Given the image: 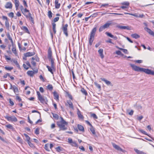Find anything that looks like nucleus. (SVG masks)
<instances>
[{
    "instance_id": "1",
    "label": "nucleus",
    "mask_w": 154,
    "mask_h": 154,
    "mask_svg": "<svg viewBox=\"0 0 154 154\" xmlns=\"http://www.w3.org/2000/svg\"><path fill=\"white\" fill-rule=\"evenodd\" d=\"M131 66L133 69L135 71L143 72L148 74H151L154 75V71L148 69L140 68L134 64H131Z\"/></svg>"
},
{
    "instance_id": "2",
    "label": "nucleus",
    "mask_w": 154,
    "mask_h": 154,
    "mask_svg": "<svg viewBox=\"0 0 154 154\" xmlns=\"http://www.w3.org/2000/svg\"><path fill=\"white\" fill-rule=\"evenodd\" d=\"M57 124L60 128V130H65L67 129V128L66 126L68 125V122L65 121L63 118L61 117V121L57 122Z\"/></svg>"
},
{
    "instance_id": "3",
    "label": "nucleus",
    "mask_w": 154,
    "mask_h": 154,
    "mask_svg": "<svg viewBox=\"0 0 154 154\" xmlns=\"http://www.w3.org/2000/svg\"><path fill=\"white\" fill-rule=\"evenodd\" d=\"M97 30L96 27H94L92 29L90 34V38L89 39V44L90 45H91L93 43V42L94 39V37L95 35L96 32Z\"/></svg>"
},
{
    "instance_id": "4",
    "label": "nucleus",
    "mask_w": 154,
    "mask_h": 154,
    "mask_svg": "<svg viewBox=\"0 0 154 154\" xmlns=\"http://www.w3.org/2000/svg\"><path fill=\"white\" fill-rule=\"evenodd\" d=\"M46 67L48 68V71L50 72L53 75L54 72L56 70V68L54 64V62H51V66L48 65L46 66Z\"/></svg>"
},
{
    "instance_id": "5",
    "label": "nucleus",
    "mask_w": 154,
    "mask_h": 154,
    "mask_svg": "<svg viewBox=\"0 0 154 154\" xmlns=\"http://www.w3.org/2000/svg\"><path fill=\"white\" fill-rule=\"evenodd\" d=\"M38 100L42 103H47V100L46 97L42 96L38 91L37 92Z\"/></svg>"
},
{
    "instance_id": "6",
    "label": "nucleus",
    "mask_w": 154,
    "mask_h": 154,
    "mask_svg": "<svg viewBox=\"0 0 154 154\" xmlns=\"http://www.w3.org/2000/svg\"><path fill=\"white\" fill-rule=\"evenodd\" d=\"M48 59L51 61V62L53 61L54 62V59H53L52 57V52L51 50V48H49L48 50Z\"/></svg>"
},
{
    "instance_id": "7",
    "label": "nucleus",
    "mask_w": 154,
    "mask_h": 154,
    "mask_svg": "<svg viewBox=\"0 0 154 154\" xmlns=\"http://www.w3.org/2000/svg\"><path fill=\"white\" fill-rule=\"evenodd\" d=\"M2 19L3 20H5V27L7 29L9 30V23L7 17L5 16H3Z\"/></svg>"
},
{
    "instance_id": "8",
    "label": "nucleus",
    "mask_w": 154,
    "mask_h": 154,
    "mask_svg": "<svg viewBox=\"0 0 154 154\" xmlns=\"http://www.w3.org/2000/svg\"><path fill=\"white\" fill-rule=\"evenodd\" d=\"M68 27V25L67 24H66L65 25H63L62 26V30L63 31V33L66 36H68V33L67 31V27Z\"/></svg>"
},
{
    "instance_id": "9",
    "label": "nucleus",
    "mask_w": 154,
    "mask_h": 154,
    "mask_svg": "<svg viewBox=\"0 0 154 154\" xmlns=\"http://www.w3.org/2000/svg\"><path fill=\"white\" fill-rule=\"evenodd\" d=\"M5 118L9 121L16 122L17 121V118L14 116H6L5 117Z\"/></svg>"
},
{
    "instance_id": "10",
    "label": "nucleus",
    "mask_w": 154,
    "mask_h": 154,
    "mask_svg": "<svg viewBox=\"0 0 154 154\" xmlns=\"http://www.w3.org/2000/svg\"><path fill=\"white\" fill-rule=\"evenodd\" d=\"M35 54L34 52H28L24 54V56L26 57H29L34 55Z\"/></svg>"
},
{
    "instance_id": "11",
    "label": "nucleus",
    "mask_w": 154,
    "mask_h": 154,
    "mask_svg": "<svg viewBox=\"0 0 154 154\" xmlns=\"http://www.w3.org/2000/svg\"><path fill=\"white\" fill-rule=\"evenodd\" d=\"M144 29L148 32L150 35L154 36V32L150 29L148 28H145Z\"/></svg>"
},
{
    "instance_id": "12",
    "label": "nucleus",
    "mask_w": 154,
    "mask_h": 154,
    "mask_svg": "<svg viewBox=\"0 0 154 154\" xmlns=\"http://www.w3.org/2000/svg\"><path fill=\"white\" fill-rule=\"evenodd\" d=\"M117 27L122 29L130 30V28L128 26H123L120 25H118L117 26Z\"/></svg>"
},
{
    "instance_id": "13",
    "label": "nucleus",
    "mask_w": 154,
    "mask_h": 154,
    "mask_svg": "<svg viewBox=\"0 0 154 154\" xmlns=\"http://www.w3.org/2000/svg\"><path fill=\"white\" fill-rule=\"evenodd\" d=\"M54 5L56 9H59L60 8V4L59 3L58 0H55Z\"/></svg>"
},
{
    "instance_id": "14",
    "label": "nucleus",
    "mask_w": 154,
    "mask_h": 154,
    "mask_svg": "<svg viewBox=\"0 0 154 154\" xmlns=\"http://www.w3.org/2000/svg\"><path fill=\"white\" fill-rule=\"evenodd\" d=\"M112 145L113 147L115 149L121 151H123V149L118 145H116V144L114 143H112Z\"/></svg>"
},
{
    "instance_id": "15",
    "label": "nucleus",
    "mask_w": 154,
    "mask_h": 154,
    "mask_svg": "<svg viewBox=\"0 0 154 154\" xmlns=\"http://www.w3.org/2000/svg\"><path fill=\"white\" fill-rule=\"evenodd\" d=\"M102 81H104V82H105V83H106V84L107 85H111V86H112V84L111 83V82L109 81L106 79H105L104 78H101L100 79Z\"/></svg>"
},
{
    "instance_id": "16",
    "label": "nucleus",
    "mask_w": 154,
    "mask_h": 154,
    "mask_svg": "<svg viewBox=\"0 0 154 154\" xmlns=\"http://www.w3.org/2000/svg\"><path fill=\"white\" fill-rule=\"evenodd\" d=\"M5 7L6 8L11 9L12 7V5L11 2H8L6 4Z\"/></svg>"
},
{
    "instance_id": "17",
    "label": "nucleus",
    "mask_w": 154,
    "mask_h": 154,
    "mask_svg": "<svg viewBox=\"0 0 154 154\" xmlns=\"http://www.w3.org/2000/svg\"><path fill=\"white\" fill-rule=\"evenodd\" d=\"M77 113L79 118L83 119L84 117L81 114L80 111L78 109H77Z\"/></svg>"
},
{
    "instance_id": "18",
    "label": "nucleus",
    "mask_w": 154,
    "mask_h": 154,
    "mask_svg": "<svg viewBox=\"0 0 154 154\" xmlns=\"http://www.w3.org/2000/svg\"><path fill=\"white\" fill-rule=\"evenodd\" d=\"M98 52L99 53L100 56L102 59H103L104 57V56L103 54V50L102 49H100L98 51Z\"/></svg>"
},
{
    "instance_id": "19",
    "label": "nucleus",
    "mask_w": 154,
    "mask_h": 154,
    "mask_svg": "<svg viewBox=\"0 0 154 154\" xmlns=\"http://www.w3.org/2000/svg\"><path fill=\"white\" fill-rule=\"evenodd\" d=\"M53 93L54 97V99L57 100H58L59 97L58 94L56 91L54 92Z\"/></svg>"
},
{
    "instance_id": "20",
    "label": "nucleus",
    "mask_w": 154,
    "mask_h": 154,
    "mask_svg": "<svg viewBox=\"0 0 154 154\" xmlns=\"http://www.w3.org/2000/svg\"><path fill=\"white\" fill-rule=\"evenodd\" d=\"M14 4L16 10L17 9L19 5V2L18 0H14Z\"/></svg>"
},
{
    "instance_id": "21",
    "label": "nucleus",
    "mask_w": 154,
    "mask_h": 154,
    "mask_svg": "<svg viewBox=\"0 0 154 154\" xmlns=\"http://www.w3.org/2000/svg\"><path fill=\"white\" fill-rule=\"evenodd\" d=\"M27 73L28 75L30 76H32L35 73L34 72L32 71H28Z\"/></svg>"
},
{
    "instance_id": "22",
    "label": "nucleus",
    "mask_w": 154,
    "mask_h": 154,
    "mask_svg": "<svg viewBox=\"0 0 154 154\" xmlns=\"http://www.w3.org/2000/svg\"><path fill=\"white\" fill-rule=\"evenodd\" d=\"M116 48L122 51L125 54H127L128 53V51L127 49H124L122 48H120L118 46H116Z\"/></svg>"
},
{
    "instance_id": "23",
    "label": "nucleus",
    "mask_w": 154,
    "mask_h": 154,
    "mask_svg": "<svg viewBox=\"0 0 154 154\" xmlns=\"http://www.w3.org/2000/svg\"><path fill=\"white\" fill-rule=\"evenodd\" d=\"M129 15L133 16L136 17H142L143 16V15H141L140 14H129Z\"/></svg>"
},
{
    "instance_id": "24",
    "label": "nucleus",
    "mask_w": 154,
    "mask_h": 154,
    "mask_svg": "<svg viewBox=\"0 0 154 154\" xmlns=\"http://www.w3.org/2000/svg\"><path fill=\"white\" fill-rule=\"evenodd\" d=\"M5 127L7 128L12 130L13 131H14V128L10 124H8L6 125H5Z\"/></svg>"
},
{
    "instance_id": "25",
    "label": "nucleus",
    "mask_w": 154,
    "mask_h": 154,
    "mask_svg": "<svg viewBox=\"0 0 154 154\" xmlns=\"http://www.w3.org/2000/svg\"><path fill=\"white\" fill-rule=\"evenodd\" d=\"M21 29L25 31L26 32H27L28 33H29V32L28 29V28L25 26H23L21 28Z\"/></svg>"
},
{
    "instance_id": "26",
    "label": "nucleus",
    "mask_w": 154,
    "mask_h": 154,
    "mask_svg": "<svg viewBox=\"0 0 154 154\" xmlns=\"http://www.w3.org/2000/svg\"><path fill=\"white\" fill-rule=\"evenodd\" d=\"M81 92L85 95L87 96L88 95V93L87 91L85 90L84 88H82L81 89Z\"/></svg>"
},
{
    "instance_id": "27",
    "label": "nucleus",
    "mask_w": 154,
    "mask_h": 154,
    "mask_svg": "<svg viewBox=\"0 0 154 154\" xmlns=\"http://www.w3.org/2000/svg\"><path fill=\"white\" fill-rule=\"evenodd\" d=\"M90 129L93 134H96L94 128L92 126H91Z\"/></svg>"
},
{
    "instance_id": "28",
    "label": "nucleus",
    "mask_w": 154,
    "mask_h": 154,
    "mask_svg": "<svg viewBox=\"0 0 154 154\" xmlns=\"http://www.w3.org/2000/svg\"><path fill=\"white\" fill-rule=\"evenodd\" d=\"M67 103H68V104L69 105V107L70 108H71L72 109H73V104H72V103L71 102V101H67Z\"/></svg>"
},
{
    "instance_id": "29",
    "label": "nucleus",
    "mask_w": 154,
    "mask_h": 154,
    "mask_svg": "<svg viewBox=\"0 0 154 154\" xmlns=\"http://www.w3.org/2000/svg\"><path fill=\"white\" fill-rule=\"evenodd\" d=\"M131 36L134 38H137L140 37V36L137 34H134L131 35Z\"/></svg>"
},
{
    "instance_id": "30",
    "label": "nucleus",
    "mask_w": 154,
    "mask_h": 154,
    "mask_svg": "<svg viewBox=\"0 0 154 154\" xmlns=\"http://www.w3.org/2000/svg\"><path fill=\"white\" fill-rule=\"evenodd\" d=\"M78 129L81 131H84V129L83 126L81 125H78L77 126Z\"/></svg>"
},
{
    "instance_id": "31",
    "label": "nucleus",
    "mask_w": 154,
    "mask_h": 154,
    "mask_svg": "<svg viewBox=\"0 0 154 154\" xmlns=\"http://www.w3.org/2000/svg\"><path fill=\"white\" fill-rule=\"evenodd\" d=\"M49 144L47 143L45 145L44 149L48 151H50V150L48 148Z\"/></svg>"
},
{
    "instance_id": "32",
    "label": "nucleus",
    "mask_w": 154,
    "mask_h": 154,
    "mask_svg": "<svg viewBox=\"0 0 154 154\" xmlns=\"http://www.w3.org/2000/svg\"><path fill=\"white\" fill-rule=\"evenodd\" d=\"M110 24H111V23H106L105 24L103 25V26H104V28L105 29H106V28H108L109 27V26L110 25Z\"/></svg>"
},
{
    "instance_id": "33",
    "label": "nucleus",
    "mask_w": 154,
    "mask_h": 154,
    "mask_svg": "<svg viewBox=\"0 0 154 154\" xmlns=\"http://www.w3.org/2000/svg\"><path fill=\"white\" fill-rule=\"evenodd\" d=\"M29 18L28 19L30 20L31 21H32V22L33 23H34V20L33 19L32 17L31 16V14L30 12H29Z\"/></svg>"
},
{
    "instance_id": "34",
    "label": "nucleus",
    "mask_w": 154,
    "mask_h": 154,
    "mask_svg": "<svg viewBox=\"0 0 154 154\" xmlns=\"http://www.w3.org/2000/svg\"><path fill=\"white\" fill-rule=\"evenodd\" d=\"M14 91V93L17 92L18 91L17 88L16 86H14L13 87Z\"/></svg>"
},
{
    "instance_id": "35",
    "label": "nucleus",
    "mask_w": 154,
    "mask_h": 154,
    "mask_svg": "<svg viewBox=\"0 0 154 154\" xmlns=\"http://www.w3.org/2000/svg\"><path fill=\"white\" fill-rule=\"evenodd\" d=\"M72 146L78 147V145L77 143L75 141H73L72 143L71 144Z\"/></svg>"
},
{
    "instance_id": "36",
    "label": "nucleus",
    "mask_w": 154,
    "mask_h": 154,
    "mask_svg": "<svg viewBox=\"0 0 154 154\" xmlns=\"http://www.w3.org/2000/svg\"><path fill=\"white\" fill-rule=\"evenodd\" d=\"M91 116L93 117L94 119H97V117L95 114L92 113H91Z\"/></svg>"
},
{
    "instance_id": "37",
    "label": "nucleus",
    "mask_w": 154,
    "mask_h": 154,
    "mask_svg": "<svg viewBox=\"0 0 154 154\" xmlns=\"http://www.w3.org/2000/svg\"><path fill=\"white\" fill-rule=\"evenodd\" d=\"M105 34L108 36L110 37L111 38L114 37V36L112 35L111 33L109 32H106Z\"/></svg>"
},
{
    "instance_id": "38",
    "label": "nucleus",
    "mask_w": 154,
    "mask_h": 154,
    "mask_svg": "<svg viewBox=\"0 0 154 154\" xmlns=\"http://www.w3.org/2000/svg\"><path fill=\"white\" fill-rule=\"evenodd\" d=\"M53 117L56 119H58L59 118L58 115L56 114L52 113Z\"/></svg>"
},
{
    "instance_id": "39",
    "label": "nucleus",
    "mask_w": 154,
    "mask_h": 154,
    "mask_svg": "<svg viewBox=\"0 0 154 154\" xmlns=\"http://www.w3.org/2000/svg\"><path fill=\"white\" fill-rule=\"evenodd\" d=\"M47 88L48 89L51 91L52 90L53 88V87L52 85L50 84L48 85Z\"/></svg>"
},
{
    "instance_id": "40",
    "label": "nucleus",
    "mask_w": 154,
    "mask_h": 154,
    "mask_svg": "<svg viewBox=\"0 0 154 154\" xmlns=\"http://www.w3.org/2000/svg\"><path fill=\"white\" fill-rule=\"evenodd\" d=\"M24 135L26 137V139L27 142L30 141V137L26 134H24Z\"/></svg>"
},
{
    "instance_id": "41",
    "label": "nucleus",
    "mask_w": 154,
    "mask_h": 154,
    "mask_svg": "<svg viewBox=\"0 0 154 154\" xmlns=\"http://www.w3.org/2000/svg\"><path fill=\"white\" fill-rule=\"evenodd\" d=\"M28 143L29 145L31 147H32V148H34L35 147V146L30 141H28L27 142Z\"/></svg>"
},
{
    "instance_id": "42",
    "label": "nucleus",
    "mask_w": 154,
    "mask_h": 154,
    "mask_svg": "<svg viewBox=\"0 0 154 154\" xmlns=\"http://www.w3.org/2000/svg\"><path fill=\"white\" fill-rule=\"evenodd\" d=\"M5 68L6 70H11L13 69V67L9 66H5Z\"/></svg>"
},
{
    "instance_id": "43",
    "label": "nucleus",
    "mask_w": 154,
    "mask_h": 154,
    "mask_svg": "<svg viewBox=\"0 0 154 154\" xmlns=\"http://www.w3.org/2000/svg\"><path fill=\"white\" fill-rule=\"evenodd\" d=\"M105 29L104 28V26H103V25L101 26L100 27V28L99 29V31L100 32H101L102 31Z\"/></svg>"
},
{
    "instance_id": "44",
    "label": "nucleus",
    "mask_w": 154,
    "mask_h": 154,
    "mask_svg": "<svg viewBox=\"0 0 154 154\" xmlns=\"http://www.w3.org/2000/svg\"><path fill=\"white\" fill-rule=\"evenodd\" d=\"M48 16L50 18H51L52 17V13L51 11H49L48 12Z\"/></svg>"
},
{
    "instance_id": "45",
    "label": "nucleus",
    "mask_w": 154,
    "mask_h": 154,
    "mask_svg": "<svg viewBox=\"0 0 154 154\" xmlns=\"http://www.w3.org/2000/svg\"><path fill=\"white\" fill-rule=\"evenodd\" d=\"M8 16L10 17L13 18L14 16V14L13 12H11L8 14Z\"/></svg>"
},
{
    "instance_id": "46",
    "label": "nucleus",
    "mask_w": 154,
    "mask_h": 154,
    "mask_svg": "<svg viewBox=\"0 0 154 154\" xmlns=\"http://www.w3.org/2000/svg\"><path fill=\"white\" fill-rule=\"evenodd\" d=\"M116 54L118 55H123V54L122 53L121 51H116Z\"/></svg>"
},
{
    "instance_id": "47",
    "label": "nucleus",
    "mask_w": 154,
    "mask_h": 154,
    "mask_svg": "<svg viewBox=\"0 0 154 154\" xmlns=\"http://www.w3.org/2000/svg\"><path fill=\"white\" fill-rule=\"evenodd\" d=\"M134 150L138 154H140L142 151L135 148L134 149Z\"/></svg>"
},
{
    "instance_id": "48",
    "label": "nucleus",
    "mask_w": 154,
    "mask_h": 154,
    "mask_svg": "<svg viewBox=\"0 0 154 154\" xmlns=\"http://www.w3.org/2000/svg\"><path fill=\"white\" fill-rule=\"evenodd\" d=\"M122 5H125L126 6H127L128 7V6L129 5V3L128 2H124L122 3Z\"/></svg>"
},
{
    "instance_id": "49",
    "label": "nucleus",
    "mask_w": 154,
    "mask_h": 154,
    "mask_svg": "<svg viewBox=\"0 0 154 154\" xmlns=\"http://www.w3.org/2000/svg\"><path fill=\"white\" fill-rule=\"evenodd\" d=\"M11 61L14 62L16 65H18V63L17 60L15 59H12L11 60Z\"/></svg>"
},
{
    "instance_id": "50",
    "label": "nucleus",
    "mask_w": 154,
    "mask_h": 154,
    "mask_svg": "<svg viewBox=\"0 0 154 154\" xmlns=\"http://www.w3.org/2000/svg\"><path fill=\"white\" fill-rule=\"evenodd\" d=\"M139 131L141 132V133H142L144 134H146V135H148V134H147V133L145 131L142 130V129H140L139 130Z\"/></svg>"
},
{
    "instance_id": "51",
    "label": "nucleus",
    "mask_w": 154,
    "mask_h": 154,
    "mask_svg": "<svg viewBox=\"0 0 154 154\" xmlns=\"http://www.w3.org/2000/svg\"><path fill=\"white\" fill-rule=\"evenodd\" d=\"M73 142L71 138H69L68 139V142L70 144Z\"/></svg>"
},
{
    "instance_id": "52",
    "label": "nucleus",
    "mask_w": 154,
    "mask_h": 154,
    "mask_svg": "<svg viewBox=\"0 0 154 154\" xmlns=\"http://www.w3.org/2000/svg\"><path fill=\"white\" fill-rule=\"evenodd\" d=\"M12 51L14 54H16V49L15 48H13L12 49Z\"/></svg>"
},
{
    "instance_id": "53",
    "label": "nucleus",
    "mask_w": 154,
    "mask_h": 154,
    "mask_svg": "<svg viewBox=\"0 0 154 154\" xmlns=\"http://www.w3.org/2000/svg\"><path fill=\"white\" fill-rule=\"evenodd\" d=\"M95 85H96V86L99 89H100L101 88V86L100 85L98 84V83H97L95 82L94 83Z\"/></svg>"
},
{
    "instance_id": "54",
    "label": "nucleus",
    "mask_w": 154,
    "mask_h": 154,
    "mask_svg": "<svg viewBox=\"0 0 154 154\" xmlns=\"http://www.w3.org/2000/svg\"><path fill=\"white\" fill-rule=\"evenodd\" d=\"M109 5L108 4H102L101 5L100 7L101 8L103 7H106V6H108Z\"/></svg>"
},
{
    "instance_id": "55",
    "label": "nucleus",
    "mask_w": 154,
    "mask_h": 154,
    "mask_svg": "<svg viewBox=\"0 0 154 154\" xmlns=\"http://www.w3.org/2000/svg\"><path fill=\"white\" fill-rule=\"evenodd\" d=\"M56 149L58 152H60V151H61V147L60 146H58L56 148Z\"/></svg>"
},
{
    "instance_id": "56",
    "label": "nucleus",
    "mask_w": 154,
    "mask_h": 154,
    "mask_svg": "<svg viewBox=\"0 0 154 154\" xmlns=\"http://www.w3.org/2000/svg\"><path fill=\"white\" fill-rule=\"evenodd\" d=\"M35 133L36 134H39V129L38 128L36 129L35 131Z\"/></svg>"
},
{
    "instance_id": "57",
    "label": "nucleus",
    "mask_w": 154,
    "mask_h": 154,
    "mask_svg": "<svg viewBox=\"0 0 154 154\" xmlns=\"http://www.w3.org/2000/svg\"><path fill=\"white\" fill-rule=\"evenodd\" d=\"M59 17H56L54 18L53 20L54 22H56L59 20Z\"/></svg>"
},
{
    "instance_id": "58",
    "label": "nucleus",
    "mask_w": 154,
    "mask_h": 154,
    "mask_svg": "<svg viewBox=\"0 0 154 154\" xmlns=\"http://www.w3.org/2000/svg\"><path fill=\"white\" fill-rule=\"evenodd\" d=\"M23 2L24 6H25L26 7H27L28 5H27L26 2L25 0H23Z\"/></svg>"
},
{
    "instance_id": "59",
    "label": "nucleus",
    "mask_w": 154,
    "mask_h": 154,
    "mask_svg": "<svg viewBox=\"0 0 154 154\" xmlns=\"http://www.w3.org/2000/svg\"><path fill=\"white\" fill-rule=\"evenodd\" d=\"M8 76H10V74L8 73H7L6 74H5L3 76V77L4 78H6Z\"/></svg>"
},
{
    "instance_id": "60",
    "label": "nucleus",
    "mask_w": 154,
    "mask_h": 154,
    "mask_svg": "<svg viewBox=\"0 0 154 154\" xmlns=\"http://www.w3.org/2000/svg\"><path fill=\"white\" fill-rule=\"evenodd\" d=\"M9 103L11 106H13L14 105V102L11 100V99H9Z\"/></svg>"
},
{
    "instance_id": "61",
    "label": "nucleus",
    "mask_w": 154,
    "mask_h": 154,
    "mask_svg": "<svg viewBox=\"0 0 154 154\" xmlns=\"http://www.w3.org/2000/svg\"><path fill=\"white\" fill-rule=\"evenodd\" d=\"M23 67L26 69H28L29 68V67L27 66L26 64H23Z\"/></svg>"
},
{
    "instance_id": "62",
    "label": "nucleus",
    "mask_w": 154,
    "mask_h": 154,
    "mask_svg": "<svg viewBox=\"0 0 154 154\" xmlns=\"http://www.w3.org/2000/svg\"><path fill=\"white\" fill-rule=\"evenodd\" d=\"M23 11L24 13L25 12H28L29 13V11L26 8L24 9Z\"/></svg>"
},
{
    "instance_id": "63",
    "label": "nucleus",
    "mask_w": 154,
    "mask_h": 154,
    "mask_svg": "<svg viewBox=\"0 0 154 154\" xmlns=\"http://www.w3.org/2000/svg\"><path fill=\"white\" fill-rule=\"evenodd\" d=\"M79 149H81V150H82L83 151H85V148H84V147L82 146H80L79 147Z\"/></svg>"
},
{
    "instance_id": "64",
    "label": "nucleus",
    "mask_w": 154,
    "mask_h": 154,
    "mask_svg": "<svg viewBox=\"0 0 154 154\" xmlns=\"http://www.w3.org/2000/svg\"><path fill=\"white\" fill-rule=\"evenodd\" d=\"M6 47V46L4 45H0L1 48L3 49H4Z\"/></svg>"
}]
</instances>
